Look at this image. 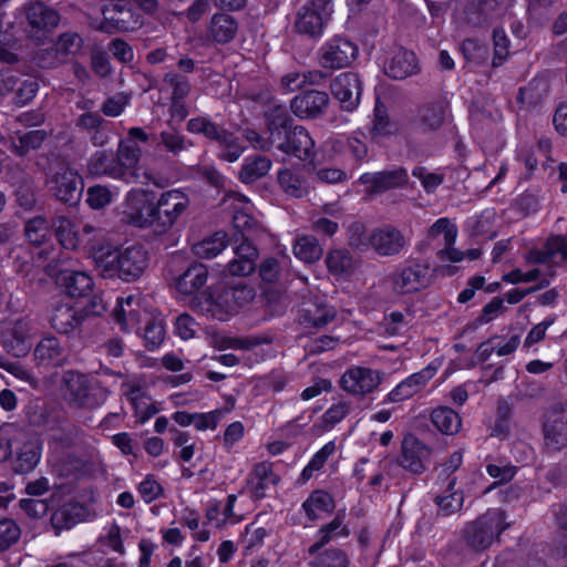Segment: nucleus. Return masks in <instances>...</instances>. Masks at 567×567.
Segmentation results:
<instances>
[{
  "instance_id": "obj_21",
  "label": "nucleus",
  "mask_w": 567,
  "mask_h": 567,
  "mask_svg": "<svg viewBox=\"0 0 567 567\" xmlns=\"http://www.w3.org/2000/svg\"><path fill=\"white\" fill-rule=\"evenodd\" d=\"M330 90L343 110L353 111L360 102L362 83L357 73L343 72L331 81Z\"/></svg>"
},
{
  "instance_id": "obj_6",
  "label": "nucleus",
  "mask_w": 567,
  "mask_h": 567,
  "mask_svg": "<svg viewBox=\"0 0 567 567\" xmlns=\"http://www.w3.org/2000/svg\"><path fill=\"white\" fill-rule=\"evenodd\" d=\"M62 394L71 408L93 410L106 402L110 391L93 375L69 370L62 377Z\"/></svg>"
},
{
  "instance_id": "obj_56",
  "label": "nucleus",
  "mask_w": 567,
  "mask_h": 567,
  "mask_svg": "<svg viewBox=\"0 0 567 567\" xmlns=\"http://www.w3.org/2000/svg\"><path fill=\"white\" fill-rule=\"evenodd\" d=\"M267 136L259 134L254 130H247L245 133L246 140L256 148L262 152L275 151L272 141V110L266 114Z\"/></svg>"
},
{
  "instance_id": "obj_18",
  "label": "nucleus",
  "mask_w": 567,
  "mask_h": 567,
  "mask_svg": "<svg viewBox=\"0 0 567 567\" xmlns=\"http://www.w3.org/2000/svg\"><path fill=\"white\" fill-rule=\"evenodd\" d=\"M123 216L130 225L155 228L154 204L147 199V194L143 189H133L127 193Z\"/></svg>"
},
{
  "instance_id": "obj_58",
  "label": "nucleus",
  "mask_w": 567,
  "mask_h": 567,
  "mask_svg": "<svg viewBox=\"0 0 567 567\" xmlns=\"http://www.w3.org/2000/svg\"><path fill=\"white\" fill-rule=\"evenodd\" d=\"M163 84L172 90L171 99L185 100L190 93L189 80L176 71H168L163 76Z\"/></svg>"
},
{
  "instance_id": "obj_44",
  "label": "nucleus",
  "mask_w": 567,
  "mask_h": 567,
  "mask_svg": "<svg viewBox=\"0 0 567 567\" xmlns=\"http://www.w3.org/2000/svg\"><path fill=\"white\" fill-rule=\"evenodd\" d=\"M431 421L440 432L446 435L456 434L462 426L460 414L447 406L434 409L431 413Z\"/></svg>"
},
{
  "instance_id": "obj_38",
  "label": "nucleus",
  "mask_w": 567,
  "mask_h": 567,
  "mask_svg": "<svg viewBox=\"0 0 567 567\" xmlns=\"http://www.w3.org/2000/svg\"><path fill=\"white\" fill-rule=\"evenodd\" d=\"M237 31L238 22L226 13L214 14L208 27L210 38L219 44L229 43L236 37Z\"/></svg>"
},
{
  "instance_id": "obj_55",
  "label": "nucleus",
  "mask_w": 567,
  "mask_h": 567,
  "mask_svg": "<svg viewBox=\"0 0 567 567\" xmlns=\"http://www.w3.org/2000/svg\"><path fill=\"white\" fill-rule=\"evenodd\" d=\"M241 243L234 247L235 255H243L246 259L241 266L236 267V271L240 275H250L256 269L258 250L250 241L249 237L240 238Z\"/></svg>"
},
{
  "instance_id": "obj_29",
  "label": "nucleus",
  "mask_w": 567,
  "mask_h": 567,
  "mask_svg": "<svg viewBox=\"0 0 567 567\" xmlns=\"http://www.w3.org/2000/svg\"><path fill=\"white\" fill-rule=\"evenodd\" d=\"M84 318L81 310L68 302L59 301L52 308L50 324L56 332L69 334L82 324Z\"/></svg>"
},
{
  "instance_id": "obj_37",
  "label": "nucleus",
  "mask_w": 567,
  "mask_h": 567,
  "mask_svg": "<svg viewBox=\"0 0 567 567\" xmlns=\"http://www.w3.org/2000/svg\"><path fill=\"white\" fill-rule=\"evenodd\" d=\"M48 432L49 444L61 451L72 447L80 437L79 426L62 416Z\"/></svg>"
},
{
  "instance_id": "obj_14",
  "label": "nucleus",
  "mask_w": 567,
  "mask_h": 567,
  "mask_svg": "<svg viewBox=\"0 0 567 567\" xmlns=\"http://www.w3.org/2000/svg\"><path fill=\"white\" fill-rule=\"evenodd\" d=\"M384 372L368 367L352 365L340 379V386L354 396H365L374 392L382 383Z\"/></svg>"
},
{
  "instance_id": "obj_62",
  "label": "nucleus",
  "mask_w": 567,
  "mask_h": 567,
  "mask_svg": "<svg viewBox=\"0 0 567 567\" xmlns=\"http://www.w3.org/2000/svg\"><path fill=\"white\" fill-rule=\"evenodd\" d=\"M25 236L28 240L35 246L44 243L49 236V223L44 217L37 216L27 221Z\"/></svg>"
},
{
  "instance_id": "obj_31",
  "label": "nucleus",
  "mask_w": 567,
  "mask_h": 567,
  "mask_svg": "<svg viewBox=\"0 0 567 567\" xmlns=\"http://www.w3.org/2000/svg\"><path fill=\"white\" fill-rule=\"evenodd\" d=\"M388 76L394 80H403L419 72L416 55L409 50L395 51L384 66Z\"/></svg>"
},
{
  "instance_id": "obj_10",
  "label": "nucleus",
  "mask_w": 567,
  "mask_h": 567,
  "mask_svg": "<svg viewBox=\"0 0 567 567\" xmlns=\"http://www.w3.org/2000/svg\"><path fill=\"white\" fill-rule=\"evenodd\" d=\"M24 32L38 44L44 43L60 23V13L42 1L24 4Z\"/></svg>"
},
{
  "instance_id": "obj_49",
  "label": "nucleus",
  "mask_w": 567,
  "mask_h": 567,
  "mask_svg": "<svg viewBox=\"0 0 567 567\" xmlns=\"http://www.w3.org/2000/svg\"><path fill=\"white\" fill-rule=\"evenodd\" d=\"M228 239L224 231H216L208 238L194 245L193 250L199 258H214L219 255L227 246Z\"/></svg>"
},
{
  "instance_id": "obj_23",
  "label": "nucleus",
  "mask_w": 567,
  "mask_h": 567,
  "mask_svg": "<svg viewBox=\"0 0 567 567\" xmlns=\"http://www.w3.org/2000/svg\"><path fill=\"white\" fill-rule=\"evenodd\" d=\"M336 317L337 310L334 307L319 298L303 301L298 311V322L307 330L322 329Z\"/></svg>"
},
{
  "instance_id": "obj_41",
  "label": "nucleus",
  "mask_w": 567,
  "mask_h": 567,
  "mask_svg": "<svg viewBox=\"0 0 567 567\" xmlns=\"http://www.w3.org/2000/svg\"><path fill=\"white\" fill-rule=\"evenodd\" d=\"M350 530L343 525V519L337 515L330 523L321 526L317 533V540L309 547V555H317L327 544L338 536L347 537Z\"/></svg>"
},
{
  "instance_id": "obj_27",
  "label": "nucleus",
  "mask_w": 567,
  "mask_h": 567,
  "mask_svg": "<svg viewBox=\"0 0 567 567\" xmlns=\"http://www.w3.org/2000/svg\"><path fill=\"white\" fill-rule=\"evenodd\" d=\"M435 373L436 369L429 365L421 371L411 374L388 393L385 401L398 403L412 398L425 388Z\"/></svg>"
},
{
  "instance_id": "obj_30",
  "label": "nucleus",
  "mask_w": 567,
  "mask_h": 567,
  "mask_svg": "<svg viewBox=\"0 0 567 567\" xmlns=\"http://www.w3.org/2000/svg\"><path fill=\"white\" fill-rule=\"evenodd\" d=\"M75 127L90 136L94 146L102 147L109 143V123L96 112H85L74 122Z\"/></svg>"
},
{
  "instance_id": "obj_46",
  "label": "nucleus",
  "mask_w": 567,
  "mask_h": 567,
  "mask_svg": "<svg viewBox=\"0 0 567 567\" xmlns=\"http://www.w3.org/2000/svg\"><path fill=\"white\" fill-rule=\"evenodd\" d=\"M326 265L329 272L334 276L351 274L355 267L352 255L346 248L330 250L326 258Z\"/></svg>"
},
{
  "instance_id": "obj_16",
  "label": "nucleus",
  "mask_w": 567,
  "mask_h": 567,
  "mask_svg": "<svg viewBox=\"0 0 567 567\" xmlns=\"http://www.w3.org/2000/svg\"><path fill=\"white\" fill-rule=\"evenodd\" d=\"M53 227L59 243L65 249L73 250L78 248L85 240V237L89 249L92 244L100 245L99 239L102 237V230L96 229L92 225H84L82 231L79 233L75 229V225L69 218L59 216L54 219Z\"/></svg>"
},
{
  "instance_id": "obj_28",
  "label": "nucleus",
  "mask_w": 567,
  "mask_h": 567,
  "mask_svg": "<svg viewBox=\"0 0 567 567\" xmlns=\"http://www.w3.org/2000/svg\"><path fill=\"white\" fill-rule=\"evenodd\" d=\"M371 248L380 256L399 255L405 247V237L393 226H383L371 231Z\"/></svg>"
},
{
  "instance_id": "obj_39",
  "label": "nucleus",
  "mask_w": 567,
  "mask_h": 567,
  "mask_svg": "<svg viewBox=\"0 0 567 567\" xmlns=\"http://www.w3.org/2000/svg\"><path fill=\"white\" fill-rule=\"evenodd\" d=\"M208 271L203 264L190 265L176 280V289L183 295H192L207 281Z\"/></svg>"
},
{
  "instance_id": "obj_53",
  "label": "nucleus",
  "mask_w": 567,
  "mask_h": 567,
  "mask_svg": "<svg viewBox=\"0 0 567 567\" xmlns=\"http://www.w3.org/2000/svg\"><path fill=\"white\" fill-rule=\"evenodd\" d=\"M28 419L31 425L49 431L58 424L61 415L45 404H34L28 412Z\"/></svg>"
},
{
  "instance_id": "obj_63",
  "label": "nucleus",
  "mask_w": 567,
  "mask_h": 567,
  "mask_svg": "<svg viewBox=\"0 0 567 567\" xmlns=\"http://www.w3.org/2000/svg\"><path fill=\"white\" fill-rule=\"evenodd\" d=\"M221 148L219 158L229 163L236 162L243 154L244 148L241 147L238 137L234 133L227 131L225 135L218 142Z\"/></svg>"
},
{
  "instance_id": "obj_50",
  "label": "nucleus",
  "mask_w": 567,
  "mask_h": 567,
  "mask_svg": "<svg viewBox=\"0 0 567 567\" xmlns=\"http://www.w3.org/2000/svg\"><path fill=\"white\" fill-rule=\"evenodd\" d=\"M322 251L318 239L310 235L298 237L293 245L295 256L308 264L319 260L322 256Z\"/></svg>"
},
{
  "instance_id": "obj_9",
  "label": "nucleus",
  "mask_w": 567,
  "mask_h": 567,
  "mask_svg": "<svg viewBox=\"0 0 567 567\" xmlns=\"http://www.w3.org/2000/svg\"><path fill=\"white\" fill-rule=\"evenodd\" d=\"M331 0H307L296 12L293 29L309 39H319L331 18Z\"/></svg>"
},
{
  "instance_id": "obj_33",
  "label": "nucleus",
  "mask_w": 567,
  "mask_h": 567,
  "mask_svg": "<svg viewBox=\"0 0 567 567\" xmlns=\"http://www.w3.org/2000/svg\"><path fill=\"white\" fill-rule=\"evenodd\" d=\"M280 189L289 197L302 198L309 194L307 179L300 169L282 167L277 173Z\"/></svg>"
},
{
  "instance_id": "obj_61",
  "label": "nucleus",
  "mask_w": 567,
  "mask_h": 567,
  "mask_svg": "<svg viewBox=\"0 0 567 567\" xmlns=\"http://www.w3.org/2000/svg\"><path fill=\"white\" fill-rule=\"evenodd\" d=\"M348 243L358 250L364 251L371 248V233H368L365 226L360 221L352 223L348 228Z\"/></svg>"
},
{
  "instance_id": "obj_20",
  "label": "nucleus",
  "mask_w": 567,
  "mask_h": 567,
  "mask_svg": "<svg viewBox=\"0 0 567 567\" xmlns=\"http://www.w3.org/2000/svg\"><path fill=\"white\" fill-rule=\"evenodd\" d=\"M83 188L82 177L70 168L56 172L50 179V190L54 197L70 206L80 202Z\"/></svg>"
},
{
  "instance_id": "obj_11",
  "label": "nucleus",
  "mask_w": 567,
  "mask_h": 567,
  "mask_svg": "<svg viewBox=\"0 0 567 567\" xmlns=\"http://www.w3.org/2000/svg\"><path fill=\"white\" fill-rule=\"evenodd\" d=\"M188 195L178 188L163 192L154 204L155 229L158 233L169 230L189 207Z\"/></svg>"
},
{
  "instance_id": "obj_17",
  "label": "nucleus",
  "mask_w": 567,
  "mask_h": 567,
  "mask_svg": "<svg viewBox=\"0 0 567 567\" xmlns=\"http://www.w3.org/2000/svg\"><path fill=\"white\" fill-rule=\"evenodd\" d=\"M33 333L32 321L27 318L9 322L1 332L2 346L13 357H24L31 349L30 340Z\"/></svg>"
},
{
  "instance_id": "obj_2",
  "label": "nucleus",
  "mask_w": 567,
  "mask_h": 567,
  "mask_svg": "<svg viewBox=\"0 0 567 567\" xmlns=\"http://www.w3.org/2000/svg\"><path fill=\"white\" fill-rule=\"evenodd\" d=\"M40 440L13 423L0 425V463L10 460L17 474L32 472L41 460Z\"/></svg>"
},
{
  "instance_id": "obj_34",
  "label": "nucleus",
  "mask_w": 567,
  "mask_h": 567,
  "mask_svg": "<svg viewBox=\"0 0 567 567\" xmlns=\"http://www.w3.org/2000/svg\"><path fill=\"white\" fill-rule=\"evenodd\" d=\"M447 106L443 102H432L420 107L417 126L424 133L440 130L447 117Z\"/></svg>"
},
{
  "instance_id": "obj_40",
  "label": "nucleus",
  "mask_w": 567,
  "mask_h": 567,
  "mask_svg": "<svg viewBox=\"0 0 567 567\" xmlns=\"http://www.w3.org/2000/svg\"><path fill=\"white\" fill-rule=\"evenodd\" d=\"M48 138L45 130H33L23 134H18L10 138L9 150L19 157H23L29 152L39 150Z\"/></svg>"
},
{
  "instance_id": "obj_64",
  "label": "nucleus",
  "mask_w": 567,
  "mask_h": 567,
  "mask_svg": "<svg viewBox=\"0 0 567 567\" xmlns=\"http://www.w3.org/2000/svg\"><path fill=\"white\" fill-rule=\"evenodd\" d=\"M348 555L339 548H330L318 553L316 564L321 567H349Z\"/></svg>"
},
{
  "instance_id": "obj_12",
  "label": "nucleus",
  "mask_w": 567,
  "mask_h": 567,
  "mask_svg": "<svg viewBox=\"0 0 567 567\" xmlns=\"http://www.w3.org/2000/svg\"><path fill=\"white\" fill-rule=\"evenodd\" d=\"M103 21L97 30L106 33L128 32L142 25L141 16L126 0H113L102 9Z\"/></svg>"
},
{
  "instance_id": "obj_35",
  "label": "nucleus",
  "mask_w": 567,
  "mask_h": 567,
  "mask_svg": "<svg viewBox=\"0 0 567 567\" xmlns=\"http://www.w3.org/2000/svg\"><path fill=\"white\" fill-rule=\"evenodd\" d=\"M464 492L456 488V480H451L450 485L434 497V504L437 506V515L447 517L460 513L464 504Z\"/></svg>"
},
{
  "instance_id": "obj_19",
  "label": "nucleus",
  "mask_w": 567,
  "mask_h": 567,
  "mask_svg": "<svg viewBox=\"0 0 567 567\" xmlns=\"http://www.w3.org/2000/svg\"><path fill=\"white\" fill-rule=\"evenodd\" d=\"M150 313L141 305L140 297L133 295L117 298L116 307L112 311L115 322L123 331L130 332L135 330L137 333L142 330L141 324L144 319L148 318Z\"/></svg>"
},
{
  "instance_id": "obj_54",
  "label": "nucleus",
  "mask_w": 567,
  "mask_h": 567,
  "mask_svg": "<svg viewBox=\"0 0 567 567\" xmlns=\"http://www.w3.org/2000/svg\"><path fill=\"white\" fill-rule=\"evenodd\" d=\"M310 520L319 518L320 513L329 512L332 508V498L322 491L313 492L302 505Z\"/></svg>"
},
{
  "instance_id": "obj_5",
  "label": "nucleus",
  "mask_w": 567,
  "mask_h": 567,
  "mask_svg": "<svg viewBox=\"0 0 567 567\" xmlns=\"http://www.w3.org/2000/svg\"><path fill=\"white\" fill-rule=\"evenodd\" d=\"M509 526L504 511L488 508L475 519L464 524L460 530V545L471 554H482L499 543L502 534Z\"/></svg>"
},
{
  "instance_id": "obj_42",
  "label": "nucleus",
  "mask_w": 567,
  "mask_h": 567,
  "mask_svg": "<svg viewBox=\"0 0 567 567\" xmlns=\"http://www.w3.org/2000/svg\"><path fill=\"white\" fill-rule=\"evenodd\" d=\"M154 142L173 156H178L187 151L192 143L175 127L169 126L154 137Z\"/></svg>"
},
{
  "instance_id": "obj_32",
  "label": "nucleus",
  "mask_w": 567,
  "mask_h": 567,
  "mask_svg": "<svg viewBox=\"0 0 567 567\" xmlns=\"http://www.w3.org/2000/svg\"><path fill=\"white\" fill-rule=\"evenodd\" d=\"M279 477L274 473L271 464L261 462L254 466L247 478V488L256 498H264L267 489L275 486Z\"/></svg>"
},
{
  "instance_id": "obj_47",
  "label": "nucleus",
  "mask_w": 567,
  "mask_h": 567,
  "mask_svg": "<svg viewBox=\"0 0 567 567\" xmlns=\"http://www.w3.org/2000/svg\"><path fill=\"white\" fill-rule=\"evenodd\" d=\"M270 167L271 161L265 156L248 157L241 166L239 179L245 184L252 183L267 175Z\"/></svg>"
},
{
  "instance_id": "obj_57",
  "label": "nucleus",
  "mask_w": 567,
  "mask_h": 567,
  "mask_svg": "<svg viewBox=\"0 0 567 567\" xmlns=\"http://www.w3.org/2000/svg\"><path fill=\"white\" fill-rule=\"evenodd\" d=\"M83 47V39L76 32H64L59 35L55 44L54 51L58 56H62L63 59L69 55L78 54Z\"/></svg>"
},
{
  "instance_id": "obj_60",
  "label": "nucleus",
  "mask_w": 567,
  "mask_h": 567,
  "mask_svg": "<svg viewBox=\"0 0 567 567\" xmlns=\"http://www.w3.org/2000/svg\"><path fill=\"white\" fill-rule=\"evenodd\" d=\"M463 455L460 451L453 452L446 462H444L440 467H435V472H437L436 484L442 486L450 485L451 480H456L454 475L455 471L462 465Z\"/></svg>"
},
{
  "instance_id": "obj_7",
  "label": "nucleus",
  "mask_w": 567,
  "mask_h": 567,
  "mask_svg": "<svg viewBox=\"0 0 567 567\" xmlns=\"http://www.w3.org/2000/svg\"><path fill=\"white\" fill-rule=\"evenodd\" d=\"M255 298V290L239 282L234 286H227L220 290L209 295L198 307L203 313L225 321L229 316L238 312V310L245 305L249 303Z\"/></svg>"
},
{
  "instance_id": "obj_8",
  "label": "nucleus",
  "mask_w": 567,
  "mask_h": 567,
  "mask_svg": "<svg viewBox=\"0 0 567 567\" xmlns=\"http://www.w3.org/2000/svg\"><path fill=\"white\" fill-rule=\"evenodd\" d=\"M388 281L396 296L416 293L432 284L429 264L408 261L392 271Z\"/></svg>"
},
{
  "instance_id": "obj_3",
  "label": "nucleus",
  "mask_w": 567,
  "mask_h": 567,
  "mask_svg": "<svg viewBox=\"0 0 567 567\" xmlns=\"http://www.w3.org/2000/svg\"><path fill=\"white\" fill-rule=\"evenodd\" d=\"M275 151L301 162L312 161L316 156V143L309 131L293 123L288 112L281 107L272 109V141Z\"/></svg>"
},
{
  "instance_id": "obj_4",
  "label": "nucleus",
  "mask_w": 567,
  "mask_h": 567,
  "mask_svg": "<svg viewBox=\"0 0 567 567\" xmlns=\"http://www.w3.org/2000/svg\"><path fill=\"white\" fill-rule=\"evenodd\" d=\"M142 150L132 141H121L115 152L96 151L87 162V171L94 176H106L125 183L136 182Z\"/></svg>"
},
{
  "instance_id": "obj_51",
  "label": "nucleus",
  "mask_w": 567,
  "mask_h": 567,
  "mask_svg": "<svg viewBox=\"0 0 567 567\" xmlns=\"http://www.w3.org/2000/svg\"><path fill=\"white\" fill-rule=\"evenodd\" d=\"M187 131L193 134H203L205 137L218 143L228 130L214 123L206 116H197L187 122Z\"/></svg>"
},
{
  "instance_id": "obj_13",
  "label": "nucleus",
  "mask_w": 567,
  "mask_h": 567,
  "mask_svg": "<svg viewBox=\"0 0 567 567\" xmlns=\"http://www.w3.org/2000/svg\"><path fill=\"white\" fill-rule=\"evenodd\" d=\"M354 42L342 35H334L318 50V63L323 69L338 70L349 66L358 55Z\"/></svg>"
},
{
  "instance_id": "obj_1",
  "label": "nucleus",
  "mask_w": 567,
  "mask_h": 567,
  "mask_svg": "<svg viewBox=\"0 0 567 567\" xmlns=\"http://www.w3.org/2000/svg\"><path fill=\"white\" fill-rule=\"evenodd\" d=\"M90 252L104 278H120L131 282L142 277L148 267V252L142 245H132L112 251L102 245H91Z\"/></svg>"
},
{
  "instance_id": "obj_22",
  "label": "nucleus",
  "mask_w": 567,
  "mask_h": 567,
  "mask_svg": "<svg viewBox=\"0 0 567 567\" xmlns=\"http://www.w3.org/2000/svg\"><path fill=\"white\" fill-rule=\"evenodd\" d=\"M69 352L54 336L43 337L33 349V361L38 368L45 370L63 367L68 362Z\"/></svg>"
},
{
  "instance_id": "obj_24",
  "label": "nucleus",
  "mask_w": 567,
  "mask_h": 567,
  "mask_svg": "<svg viewBox=\"0 0 567 567\" xmlns=\"http://www.w3.org/2000/svg\"><path fill=\"white\" fill-rule=\"evenodd\" d=\"M430 449L413 434L403 437L399 464L413 475L425 472V461L430 456Z\"/></svg>"
},
{
  "instance_id": "obj_36",
  "label": "nucleus",
  "mask_w": 567,
  "mask_h": 567,
  "mask_svg": "<svg viewBox=\"0 0 567 567\" xmlns=\"http://www.w3.org/2000/svg\"><path fill=\"white\" fill-rule=\"evenodd\" d=\"M58 280L65 288L66 293L73 298L87 296L94 286L91 276L84 271L62 270Z\"/></svg>"
},
{
  "instance_id": "obj_43",
  "label": "nucleus",
  "mask_w": 567,
  "mask_h": 567,
  "mask_svg": "<svg viewBox=\"0 0 567 567\" xmlns=\"http://www.w3.org/2000/svg\"><path fill=\"white\" fill-rule=\"evenodd\" d=\"M84 508L76 502H70L58 509L51 516V524L56 532L70 529L81 520Z\"/></svg>"
},
{
  "instance_id": "obj_15",
  "label": "nucleus",
  "mask_w": 567,
  "mask_h": 567,
  "mask_svg": "<svg viewBox=\"0 0 567 567\" xmlns=\"http://www.w3.org/2000/svg\"><path fill=\"white\" fill-rule=\"evenodd\" d=\"M544 445L549 452L567 447V403L554 404L543 424Z\"/></svg>"
},
{
  "instance_id": "obj_25",
  "label": "nucleus",
  "mask_w": 567,
  "mask_h": 567,
  "mask_svg": "<svg viewBox=\"0 0 567 567\" xmlns=\"http://www.w3.org/2000/svg\"><path fill=\"white\" fill-rule=\"evenodd\" d=\"M408 178L406 169L398 167L390 171L362 174L359 182L368 186L367 192L369 194H381L403 186L406 184Z\"/></svg>"
},
{
  "instance_id": "obj_52",
  "label": "nucleus",
  "mask_w": 567,
  "mask_h": 567,
  "mask_svg": "<svg viewBox=\"0 0 567 567\" xmlns=\"http://www.w3.org/2000/svg\"><path fill=\"white\" fill-rule=\"evenodd\" d=\"M394 132L395 125L389 118L386 106L380 100H377L373 110L371 134L374 137H383Z\"/></svg>"
},
{
  "instance_id": "obj_48",
  "label": "nucleus",
  "mask_w": 567,
  "mask_h": 567,
  "mask_svg": "<svg viewBox=\"0 0 567 567\" xmlns=\"http://www.w3.org/2000/svg\"><path fill=\"white\" fill-rule=\"evenodd\" d=\"M142 336L145 340V346L150 350H154L161 346L165 338V324L164 320L159 315H148L147 319H144ZM141 334V332L138 333Z\"/></svg>"
},
{
  "instance_id": "obj_26",
  "label": "nucleus",
  "mask_w": 567,
  "mask_h": 567,
  "mask_svg": "<svg viewBox=\"0 0 567 567\" xmlns=\"http://www.w3.org/2000/svg\"><path fill=\"white\" fill-rule=\"evenodd\" d=\"M329 105V95L323 91L310 90L291 100L290 107L300 118H316L322 115Z\"/></svg>"
},
{
  "instance_id": "obj_45",
  "label": "nucleus",
  "mask_w": 567,
  "mask_h": 567,
  "mask_svg": "<svg viewBox=\"0 0 567 567\" xmlns=\"http://www.w3.org/2000/svg\"><path fill=\"white\" fill-rule=\"evenodd\" d=\"M547 93V82L543 79H533L526 86L519 89L517 101L524 107H534L543 102Z\"/></svg>"
},
{
  "instance_id": "obj_59",
  "label": "nucleus",
  "mask_w": 567,
  "mask_h": 567,
  "mask_svg": "<svg viewBox=\"0 0 567 567\" xmlns=\"http://www.w3.org/2000/svg\"><path fill=\"white\" fill-rule=\"evenodd\" d=\"M21 537L20 526L11 518L0 519V553L10 549Z\"/></svg>"
}]
</instances>
